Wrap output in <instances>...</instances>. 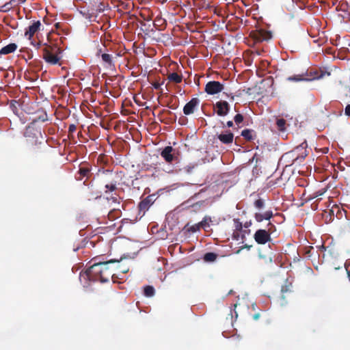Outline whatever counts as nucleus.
Listing matches in <instances>:
<instances>
[{
	"instance_id": "1",
	"label": "nucleus",
	"mask_w": 350,
	"mask_h": 350,
	"mask_svg": "<svg viewBox=\"0 0 350 350\" xmlns=\"http://www.w3.org/2000/svg\"><path fill=\"white\" fill-rule=\"evenodd\" d=\"M118 260L110 259L105 261H98L97 258L92 260V265L85 271L81 272L79 279L84 286H88L89 282H100L102 283L109 281L111 278L113 281L117 277L113 273L111 265Z\"/></svg>"
},
{
	"instance_id": "2",
	"label": "nucleus",
	"mask_w": 350,
	"mask_h": 350,
	"mask_svg": "<svg viewBox=\"0 0 350 350\" xmlns=\"http://www.w3.org/2000/svg\"><path fill=\"white\" fill-rule=\"evenodd\" d=\"M275 231V226L271 221H269L265 229H258L255 232L254 239L258 245H265L272 241L271 235Z\"/></svg>"
},
{
	"instance_id": "3",
	"label": "nucleus",
	"mask_w": 350,
	"mask_h": 350,
	"mask_svg": "<svg viewBox=\"0 0 350 350\" xmlns=\"http://www.w3.org/2000/svg\"><path fill=\"white\" fill-rule=\"evenodd\" d=\"M325 75V72H323L322 70L311 68L306 72H302L300 74L288 77L287 80L292 82L308 81L321 79L324 77Z\"/></svg>"
},
{
	"instance_id": "4",
	"label": "nucleus",
	"mask_w": 350,
	"mask_h": 350,
	"mask_svg": "<svg viewBox=\"0 0 350 350\" xmlns=\"http://www.w3.org/2000/svg\"><path fill=\"white\" fill-rule=\"evenodd\" d=\"M239 96H234L232 95L228 94L226 92H223L221 98L219 100L217 101L215 104L217 109H230L231 107H234V109H237L238 103L237 100H238Z\"/></svg>"
},
{
	"instance_id": "5",
	"label": "nucleus",
	"mask_w": 350,
	"mask_h": 350,
	"mask_svg": "<svg viewBox=\"0 0 350 350\" xmlns=\"http://www.w3.org/2000/svg\"><path fill=\"white\" fill-rule=\"evenodd\" d=\"M105 175V193H107L109 191L112 192L116 191L117 189L118 185V181L116 180L117 175L109 171H107Z\"/></svg>"
},
{
	"instance_id": "6",
	"label": "nucleus",
	"mask_w": 350,
	"mask_h": 350,
	"mask_svg": "<svg viewBox=\"0 0 350 350\" xmlns=\"http://www.w3.org/2000/svg\"><path fill=\"white\" fill-rule=\"evenodd\" d=\"M224 85L217 81H208L204 88V92L209 95H214L223 92Z\"/></svg>"
},
{
	"instance_id": "7",
	"label": "nucleus",
	"mask_w": 350,
	"mask_h": 350,
	"mask_svg": "<svg viewBox=\"0 0 350 350\" xmlns=\"http://www.w3.org/2000/svg\"><path fill=\"white\" fill-rule=\"evenodd\" d=\"M250 36L256 41L261 42L263 41H267L271 38V33L270 31L263 29H256L250 32Z\"/></svg>"
},
{
	"instance_id": "8",
	"label": "nucleus",
	"mask_w": 350,
	"mask_h": 350,
	"mask_svg": "<svg viewBox=\"0 0 350 350\" xmlns=\"http://www.w3.org/2000/svg\"><path fill=\"white\" fill-rule=\"evenodd\" d=\"M16 113V116H18L20 119L21 120L22 122L23 123H25L27 121H31V123H34V122H38V121H41V122H45L48 120V118H47V114L46 113V111H44V113L39 116L38 118H25V114H29V113L27 112V111H14Z\"/></svg>"
},
{
	"instance_id": "9",
	"label": "nucleus",
	"mask_w": 350,
	"mask_h": 350,
	"mask_svg": "<svg viewBox=\"0 0 350 350\" xmlns=\"http://www.w3.org/2000/svg\"><path fill=\"white\" fill-rule=\"evenodd\" d=\"M297 122V119L294 117L290 118L289 120H285L283 117H277L275 124L278 131L284 132L286 129V126H290L292 123L296 125Z\"/></svg>"
},
{
	"instance_id": "10",
	"label": "nucleus",
	"mask_w": 350,
	"mask_h": 350,
	"mask_svg": "<svg viewBox=\"0 0 350 350\" xmlns=\"http://www.w3.org/2000/svg\"><path fill=\"white\" fill-rule=\"evenodd\" d=\"M342 115V111H333L329 114L323 115L321 118L324 126H328L332 122Z\"/></svg>"
},
{
	"instance_id": "11",
	"label": "nucleus",
	"mask_w": 350,
	"mask_h": 350,
	"mask_svg": "<svg viewBox=\"0 0 350 350\" xmlns=\"http://www.w3.org/2000/svg\"><path fill=\"white\" fill-rule=\"evenodd\" d=\"M42 24L40 21H33L31 25L25 29L24 36L31 40L40 30Z\"/></svg>"
},
{
	"instance_id": "12",
	"label": "nucleus",
	"mask_w": 350,
	"mask_h": 350,
	"mask_svg": "<svg viewBox=\"0 0 350 350\" xmlns=\"http://www.w3.org/2000/svg\"><path fill=\"white\" fill-rule=\"evenodd\" d=\"M152 115L155 118L157 117L158 120L161 122L165 121L166 119L169 120H176V116L172 114L171 111H150Z\"/></svg>"
},
{
	"instance_id": "13",
	"label": "nucleus",
	"mask_w": 350,
	"mask_h": 350,
	"mask_svg": "<svg viewBox=\"0 0 350 350\" xmlns=\"http://www.w3.org/2000/svg\"><path fill=\"white\" fill-rule=\"evenodd\" d=\"M43 58L49 64L55 65L59 61V57L51 51L49 46L43 49Z\"/></svg>"
},
{
	"instance_id": "14",
	"label": "nucleus",
	"mask_w": 350,
	"mask_h": 350,
	"mask_svg": "<svg viewBox=\"0 0 350 350\" xmlns=\"http://www.w3.org/2000/svg\"><path fill=\"white\" fill-rule=\"evenodd\" d=\"M175 150L172 146L165 147L161 152V156L167 163H172L176 158Z\"/></svg>"
},
{
	"instance_id": "15",
	"label": "nucleus",
	"mask_w": 350,
	"mask_h": 350,
	"mask_svg": "<svg viewBox=\"0 0 350 350\" xmlns=\"http://www.w3.org/2000/svg\"><path fill=\"white\" fill-rule=\"evenodd\" d=\"M254 219L257 222H262L263 220L269 221L273 217V213L271 210H268L265 211L264 213L256 212L255 213Z\"/></svg>"
},
{
	"instance_id": "16",
	"label": "nucleus",
	"mask_w": 350,
	"mask_h": 350,
	"mask_svg": "<svg viewBox=\"0 0 350 350\" xmlns=\"http://www.w3.org/2000/svg\"><path fill=\"white\" fill-rule=\"evenodd\" d=\"M217 138L224 144H232L234 139V135L232 132L228 131L226 133H221L217 135Z\"/></svg>"
},
{
	"instance_id": "17",
	"label": "nucleus",
	"mask_w": 350,
	"mask_h": 350,
	"mask_svg": "<svg viewBox=\"0 0 350 350\" xmlns=\"http://www.w3.org/2000/svg\"><path fill=\"white\" fill-rule=\"evenodd\" d=\"M154 196H148L139 204V208L140 211H146L151 206L154 202Z\"/></svg>"
},
{
	"instance_id": "18",
	"label": "nucleus",
	"mask_w": 350,
	"mask_h": 350,
	"mask_svg": "<svg viewBox=\"0 0 350 350\" xmlns=\"http://www.w3.org/2000/svg\"><path fill=\"white\" fill-rule=\"evenodd\" d=\"M17 49L18 45L16 44L10 43L0 49V57H1L2 55H8L15 52Z\"/></svg>"
},
{
	"instance_id": "19",
	"label": "nucleus",
	"mask_w": 350,
	"mask_h": 350,
	"mask_svg": "<svg viewBox=\"0 0 350 350\" xmlns=\"http://www.w3.org/2000/svg\"><path fill=\"white\" fill-rule=\"evenodd\" d=\"M167 79L174 83H180L183 81V76L176 72H172L168 75Z\"/></svg>"
},
{
	"instance_id": "20",
	"label": "nucleus",
	"mask_w": 350,
	"mask_h": 350,
	"mask_svg": "<svg viewBox=\"0 0 350 350\" xmlns=\"http://www.w3.org/2000/svg\"><path fill=\"white\" fill-rule=\"evenodd\" d=\"M121 211L118 208H113L107 214L109 220L113 221L121 216Z\"/></svg>"
},
{
	"instance_id": "21",
	"label": "nucleus",
	"mask_w": 350,
	"mask_h": 350,
	"mask_svg": "<svg viewBox=\"0 0 350 350\" xmlns=\"http://www.w3.org/2000/svg\"><path fill=\"white\" fill-rule=\"evenodd\" d=\"M327 191L326 188H322L318 191L313 192L307 197L308 200H312L317 197L323 196Z\"/></svg>"
},
{
	"instance_id": "22",
	"label": "nucleus",
	"mask_w": 350,
	"mask_h": 350,
	"mask_svg": "<svg viewBox=\"0 0 350 350\" xmlns=\"http://www.w3.org/2000/svg\"><path fill=\"white\" fill-rule=\"evenodd\" d=\"M198 98H193L185 105L183 109H194V108L198 105Z\"/></svg>"
},
{
	"instance_id": "23",
	"label": "nucleus",
	"mask_w": 350,
	"mask_h": 350,
	"mask_svg": "<svg viewBox=\"0 0 350 350\" xmlns=\"http://www.w3.org/2000/svg\"><path fill=\"white\" fill-rule=\"evenodd\" d=\"M217 257V254L214 252H207L204 255V260L205 262H214Z\"/></svg>"
},
{
	"instance_id": "24",
	"label": "nucleus",
	"mask_w": 350,
	"mask_h": 350,
	"mask_svg": "<svg viewBox=\"0 0 350 350\" xmlns=\"http://www.w3.org/2000/svg\"><path fill=\"white\" fill-rule=\"evenodd\" d=\"M252 133L253 131L250 129H244L241 131V136H243L247 141H252L254 139Z\"/></svg>"
},
{
	"instance_id": "25",
	"label": "nucleus",
	"mask_w": 350,
	"mask_h": 350,
	"mask_svg": "<svg viewBox=\"0 0 350 350\" xmlns=\"http://www.w3.org/2000/svg\"><path fill=\"white\" fill-rule=\"evenodd\" d=\"M155 291L152 286H146L144 289V295L146 297H152L154 295Z\"/></svg>"
},
{
	"instance_id": "26",
	"label": "nucleus",
	"mask_w": 350,
	"mask_h": 350,
	"mask_svg": "<svg viewBox=\"0 0 350 350\" xmlns=\"http://www.w3.org/2000/svg\"><path fill=\"white\" fill-rule=\"evenodd\" d=\"M254 207L258 210L262 209L265 206V202L263 199L259 198L254 202Z\"/></svg>"
},
{
	"instance_id": "27",
	"label": "nucleus",
	"mask_w": 350,
	"mask_h": 350,
	"mask_svg": "<svg viewBox=\"0 0 350 350\" xmlns=\"http://www.w3.org/2000/svg\"><path fill=\"white\" fill-rule=\"evenodd\" d=\"M234 230L242 232L243 225L239 219H234Z\"/></svg>"
},
{
	"instance_id": "28",
	"label": "nucleus",
	"mask_w": 350,
	"mask_h": 350,
	"mask_svg": "<svg viewBox=\"0 0 350 350\" xmlns=\"http://www.w3.org/2000/svg\"><path fill=\"white\" fill-rule=\"evenodd\" d=\"M79 172L80 174V177L79 178L81 179L83 177L88 176L90 174V170L87 167H80Z\"/></svg>"
},
{
	"instance_id": "29",
	"label": "nucleus",
	"mask_w": 350,
	"mask_h": 350,
	"mask_svg": "<svg viewBox=\"0 0 350 350\" xmlns=\"http://www.w3.org/2000/svg\"><path fill=\"white\" fill-rule=\"evenodd\" d=\"M101 58H102V60L103 61V62H105V64H107L109 66L111 65L112 57H111V55L107 54V53H103L101 55Z\"/></svg>"
},
{
	"instance_id": "30",
	"label": "nucleus",
	"mask_w": 350,
	"mask_h": 350,
	"mask_svg": "<svg viewBox=\"0 0 350 350\" xmlns=\"http://www.w3.org/2000/svg\"><path fill=\"white\" fill-rule=\"evenodd\" d=\"M119 7L120 8V9H123L125 11H129L133 7V3L130 1L121 2L119 5Z\"/></svg>"
},
{
	"instance_id": "31",
	"label": "nucleus",
	"mask_w": 350,
	"mask_h": 350,
	"mask_svg": "<svg viewBox=\"0 0 350 350\" xmlns=\"http://www.w3.org/2000/svg\"><path fill=\"white\" fill-rule=\"evenodd\" d=\"M211 221V217H205L204 219L198 223L200 228H206V227L209 226L208 221Z\"/></svg>"
},
{
	"instance_id": "32",
	"label": "nucleus",
	"mask_w": 350,
	"mask_h": 350,
	"mask_svg": "<svg viewBox=\"0 0 350 350\" xmlns=\"http://www.w3.org/2000/svg\"><path fill=\"white\" fill-rule=\"evenodd\" d=\"M200 226L198 224H196L187 228V230L191 232H196L200 230Z\"/></svg>"
},
{
	"instance_id": "33",
	"label": "nucleus",
	"mask_w": 350,
	"mask_h": 350,
	"mask_svg": "<svg viewBox=\"0 0 350 350\" xmlns=\"http://www.w3.org/2000/svg\"><path fill=\"white\" fill-rule=\"evenodd\" d=\"M234 120L237 124H239L243 122V117L241 114L238 113L234 116Z\"/></svg>"
},
{
	"instance_id": "34",
	"label": "nucleus",
	"mask_w": 350,
	"mask_h": 350,
	"mask_svg": "<svg viewBox=\"0 0 350 350\" xmlns=\"http://www.w3.org/2000/svg\"><path fill=\"white\" fill-rule=\"evenodd\" d=\"M240 231H235L234 230L233 231V233H232V237L234 240H236V241H239L240 239Z\"/></svg>"
},
{
	"instance_id": "35",
	"label": "nucleus",
	"mask_w": 350,
	"mask_h": 350,
	"mask_svg": "<svg viewBox=\"0 0 350 350\" xmlns=\"http://www.w3.org/2000/svg\"><path fill=\"white\" fill-rule=\"evenodd\" d=\"M164 81H163L161 83H160L158 81H154L152 83V87L154 89L159 90L161 88V86L162 84H163Z\"/></svg>"
},
{
	"instance_id": "36",
	"label": "nucleus",
	"mask_w": 350,
	"mask_h": 350,
	"mask_svg": "<svg viewBox=\"0 0 350 350\" xmlns=\"http://www.w3.org/2000/svg\"><path fill=\"white\" fill-rule=\"evenodd\" d=\"M345 268L347 273V276L349 278V280L350 281V262H345Z\"/></svg>"
},
{
	"instance_id": "37",
	"label": "nucleus",
	"mask_w": 350,
	"mask_h": 350,
	"mask_svg": "<svg viewBox=\"0 0 350 350\" xmlns=\"http://www.w3.org/2000/svg\"><path fill=\"white\" fill-rule=\"evenodd\" d=\"M77 129V126L75 124H70L69 127H68V132L70 133H74Z\"/></svg>"
},
{
	"instance_id": "38",
	"label": "nucleus",
	"mask_w": 350,
	"mask_h": 350,
	"mask_svg": "<svg viewBox=\"0 0 350 350\" xmlns=\"http://www.w3.org/2000/svg\"><path fill=\"white\" fill-rule=\"evenodd\" d=\"M217 113L219 116H225L227 115L228 111H216Z\"/></svg>"
},
{
	"instance_id": "39",
	"label": "nucleus",
	"mask_w": 350,
	"mask_h": 350,
	"mask_svg": "<svg viewBox=\"0 0 350 350\" xmlns=\"http://www.w3.org/2000/svg\"><path fill=\"white\" fill-rule=\"evenodd\" d=\"M251 247H252V245H248L245 244V245H243L239 250H238L236 253L239 254L240 252V251L244 248L250 250Z\"/></svg>"
},
{
	"instance_id": "40",
	"label": "nucleus",
	"mask_w": 350,
	"mask_h": 350,
	"mask_svg": "<svg viewBox=\"0 0 350 350\" xmlns=\"http://www.w3.org/2000/svg\"><path fill=\"white\" fill-rule=\"evenodd\" d=\"M110 200H111L112 202H115V203H118L120 204V202H119V200H118V198L117 196H111L110 198Z\"/></svg>"
},
{
	"instance_id": "41",
	"label": "nucleus",
	"mask_w": 350,
	"mask_h": 350,
	"mask_svg": "<svg viewBox=\"0 0 350 350\" xmlns=\"http://www.w3.org/2000/svg\"><path fill=\"white\" fill-rule=\"evenodd\" d=\"M252 221H247L246 222H245L243 225V227L245 228H247L249 227H250L252 226Z\"/></svg>"
},
{
	"instance_id": "42",
	"label": "nucleus",
	"mask_w": 350,
	"mask_h": 350,
	"mask_svg": "<svg viewBox=\"0 0 350 350\" xmlns=\"http://www.w3.org/2000/svg\"><path fill=\"white\" fill-rule=\"evenodd\" d=\"M178 122L180 124H186V118H180L178 120Z\"/></svg>"
},
{
	"instance_id": "43",
	"label": "nucleus",
	"mask_w": 350,
	"mask_h": 350,
	"mask_svg": "<svg viewBox=\"0 0 350 350\" xmlns=\"http://www.w3.org/2000/svg\"><path fill=\"white\" fill-rule=\"evenodd\" d=\"M92 112H94V115L96 116V117H100L102 116V113H101V111H96V110H94V111H92Z\"/></svg>"
},
{
	"instance_id": "44",
	"label": "nucleus",
	"mask_w": 350,
	"mask_h": 350,
	"mask_svg": "<svg viewBox=\"0 0 350 350\" xmlns=\"http://www.w3.org/2000/svg\"><path fill=\"white\" fill-rule=\"evenodd\" d=\"M281 291H282V294H284V293H286L287 291H288V286H283L282 287Z\"/></svg>"
},
{
	"instance_id": "45",
	"label": "nucleus",
	"mask_w": 350,
	"mask_h": 350,
	"mask_svg": "<svg viewBox=\"0 0 350 350\" xmlns=\"http://www.w3.org/2000/svg\"><path fill=\"white\" fill-rule=\"evenodd\" d=\"M260 316V314H259V313L254 314L253 315V319H254V320H256H256L259 319Z\"/></svg>"
},
{
	"instance_id": "46",
	"label": "nucleus",
	"mask_w": 350,
	"mask_h": 350,
	"mask_svg": "<svg viewBox=\"0 0 350 350\" xmlns=\"http://www.w3.org/2000/svg\"><path fill=\"white\" fill-rule=\"evenodd\" d=\"M226 126L228 127H232L233 126V122L232 120H229L226 122Z\"/></svg>"
},
{
	"instance_id": "47",
	"label": "nucleus",
	"mask_w": 350,
	"mask_h": 350,
	"mask_svg": "<svg viewBox=\"0 0 350 350\" xmlns=\"http://www.w3.org/2000/svg\"><path fill=\"white\" fill-rule=\"evenodd\" d=\"M194 111H183L184 112V114L185 115H189L191 113H192Z\"/></svg>"
},
{
	"instance_id": "48",
	"label": "nucleus",
	"mask_w": 350,
	"mask_h": 350,
	"mask_svg": "<svg viewBox=\"0 0 350 350\" xmlns=\"http://www.w3.org/2000/svg\"><path fill=\"white\" fill-rule=\"evenodd\" d=\"M120 271H121L122 273H127L129 271V268L121 269Z\"/></svg>"
},
{
	"instance_id": "49",
	"label": "nucleus",
	"mask_w": 350,
	"mask_h": 350,
	"mask_svg": "<svg viewBox=\"0 0 350 350\" xmlns=\"http://www.w3.org/2000/svg\"><path fill=\"white\" fill-rule=\"evenodd\" d=\"M283 118H285V120H289V118H291L292 116H291L290 115H288V114H286L284 115V116H282Z\"/></svg>"
},
{
	"instance_id": "50",
	"label": "nucleus",
	"mask_w": 350,
	"mask_h": 350,
	"mask_svg": "<svg viewBox=\"0 0 350 350\" xmlns=\"http://www.w3.org/2000/svg\"><path fill=\"white\" fill-rule=\"evenodd\" d=\"M147 111H145V110H143V111H141V116H143L144 115H145Z\"/></svg>"
},
{
	"instance_id": "51",
	"label": "nucleus",
	"mask_w": 350,
	"mask_h": 350,
	"mask_svg": "<svg viewBox=\"0 0 350 350\" xmlns=\"http://www.w3.org/2000/svg\"><path fill=\"white\" fill-rule=\"evenodd\" d=\"M345 111V113L346 116H350V111Z\"/></svg>"
},
{
	"instance_id": "52",
	"label": "nucleus",
	"mask_w": 350,
	"mask_h": 350,
	"mask_svg": "<svg viewBox=\"0 0 350 350\" xmlns=\"http://www.w3.org/2000/svg\"><path fill=\"white\" fill-rule=\"evenodd\" d=\"M120 111H121V113H122V114H124V115H127V114H128L127 113H124V112H127L128 111H123V110H121Z\"/></svg>"
},
{
	"instance_id": "53",
	"label": "nucleus",
	"mask_w": 350,
	"mask_h": 350,
	"mask_svg": "<svg viewBox=\"0 0 350 350\" xmlns=\"http://www.w3.org/2000/svg\"><path fill=\"white\" fill-rule=\"evenodd\" d=\"M345 109H350V105H347Z\"/></svg>"
},
{
	"instance_id": "54",
	"label": "nucleus",
	"mask_w": 350,
	"mask_h": 350,
	"mask_svg": "<svg viewBox=\"0 0 350 350\" xmlns=\"http://www.w3.org/2000/svg\"><path fill=\"white\" fill-rule=\"evenodd\" d=\"M245 239V235L244 234H242L241 235V240L243 241V239Z\"/></svg>"
},
{
	"instance_id": "55",
	"label": "nucleus",
	"mask_w": 350,
	"mask_h": 350,
	"mask_svg": "<svg viewBox=\"0 0 350 350\" xmlns=\"http://www.w3.org/2000/svg\"><path fill=\"white\" fill-rule=\"evenodd\" d=\"M162 21L161 19L156 18V19H155V23H156V22H158V21Z\"/></svg>"
},
{
	"instance_id": "56",
	"label": "nucleus",
	"mask_w": 350,
	"mask_h": 350,
	"mask_svg": "<svg viewBox=\"0 0 350 350\" xmlns=\"http://www.w3.org/2000/svg\"><path fill=\"white\" fill-rule=\"evenodd\" d=\"M81 113H82L84 116H86V115H85V113H84V111H85L81 110Z\"/></svg>"
},
{
	"instance_id": "57",
	"label": "nucleus",
	"mask_w": 350,
	"mask_h": 350,
	"mask_svg": "<svg viewBox=\"0 0 350 350\" xmlns=\"http://www.w3.org/2000/svg\"><path fill=\"white\" fill-rule=\"evenodd\" d=\"M149 109V107H145V108H144L143 109L147 110V109Z\"/></svg>"
},
{
	"instance_id": "58",
	"label": "nucleus",
	"mask_w": 350,
	"mask_h": 350,
	"mask_svg": "<svg viewBox=\"0 0 350 350\" xmlns=\"http://www.w3.org/2000/svg\"><path fill=\"white\" fill-rule=\"evenodd\" d=\"M332 107H336V108H339V107H338V106H335V105H333Z\"/></svg>"
},
{
	"instance_id": "59",
	"label": "nucleus",
	"mask_w": 350,
	"mask_h": 350,
	"mask_svg": "<svg viewBox=\"0 0 350 350\" xmlns=\"http://www.w3.org/2000/svg\"><path fill=\"white\" fill-rule=\"evenodd\" d=\"M221 123L223 124V126H222V127H224V126H225V125H224V122H221Z\"/></svg>"
},
{
	"instance_id": "60",
	"label": "nucleus",
	"mask_w": 350,
	"mask_h": 350,
	"mask_svg": "<svg viewBox=\"0 0 350 350\" xmlns=\"http://www.w3.org/2000/svg\"><path fill=\"white\" fill-rule=\"evenodd\" d=\"M335 269H340V267H336Z\"/></svg>"
},
{
	"instance_id": "61",
	"label": "nucleus",
	"mask_w": 350,
	"mask_h": 350,
	"mask_svg": "<svg viewBox=\"0 0 350 350\" xmlns=\"http://www.w3.org/2000/svg\"><path fill=\"white\" fill-rule=\"evenodd\" d=\"M237 306V304H235L234 305V308H236Z\"/></svg>"
},
{
	"instance_id": "62",
	"label": "nucleus",
	"mask_w": 350,
	"mask_h": 350,
	"mask_svg": "<svg viewBox=\"0 0 350 350\" xmlns=\"http://www.w3.org/2000/svg\"><path fill=\"white\" fill-rule=\"evenodd\" d=\"M12 102H14L15 103H18V102L16 100H13Z\"/></svg>"
}]
</instances>
